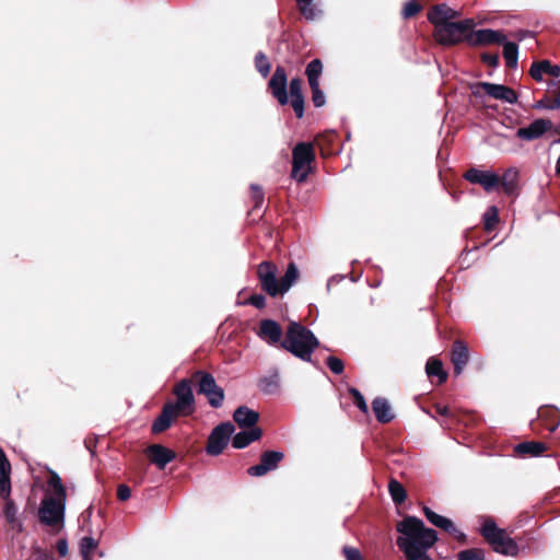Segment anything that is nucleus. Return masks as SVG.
Segmentation results:
<instances>
[{
    "label": "nucleus",
    "mask_w": 560,
    "mask_h": 560,
    "mask_svg": "<svg viewBox=\"0 0 560 560\" xmlns=\"http://www.w3.org/2000/svg\"><path fill=\"white\" fill-rule=\"evenodd\" d=\"M396 528L401 534L396 542L406 560H432L428 551L438 540V533L434 529L427 528L416 516L405 517Z\"/></svg>",
    "instance_id": "nucleus-1"
},
{
    "label": "nucleus",
    "mask_w": 560,
    "mask_h": 560,
    "mask_svg": "<svg viewBox=\"0 0 560 560\" xmlns=\"http://www.w3.org/2000/svg\"><path fill=\"white\" fill-rule=\"evenodd\" d=\"M173 393L176 400L166 402L160 416L152 423L151 430L155 434L167 430L174 419L190 416L195 412L196 402L189 380L178 382Z\"/></svg>",
    "instance_id": "nucleus-2"
},
{
    "label": "nucleus",
    "mask_w": 560,
    "mask_h": 560,
    "mask_svg": "<svg viewBox=\"0 0 560 560\" xmlns=\"http://www.w3.org/2000/svg\"><path fill=\"white\" fill-rule=\"evenodd\" d=\"M47 485L49 493L42 501L38 517L43 524L55 526L63 523L67 494L56 471H50Z\"/></svg>",
    "instance_id": "nucleus-3"
},
{
    "label": "nucleus",
    "mask_w": 560,
    "mask_h": 560,
    "mask_svg": "<svg viewBox=\"0 0 560 560\" xmlns=\"http://www.w3.org/2000/svg\"><path fill=\"white\" fill-rule=\"evenodd\" d=\"M268 91L281 106L288 105L290 103L295 113L296 118L300 119L304 116V95L290 96L289 98L288 74L284 67H276L268 82Z\"/></svg>",
    "instance_id": "nucleus-4"
},
{
    "label": "nucleus",
    "mask_w": 560,
    "mask_h": 560,
    "mask_svg": "<svg viewBox=\"0 0 560 560\" xmlns=\"http://www.w3.org/2000/svg\"><path fill=\"white\" fill-rule=\"evenodd\" d=\"M474 19H464L452 23H443L434 28L433 36L442 46H456L466 43L469 46L471 28H475Z\"/></svg>",
    "instance_id": "nucleus-5"
},
{
    "label": "nucleus",
    "mask_w": 560,
    "mask_h": 560,
    "mask_svg": "<svg viewBox=\"0 0 560 560\" xmlns=\"http://www.w3.org/2000/svg\"><path fill=\"white\" fill-rule=\"evenodd\" d=\"M281 347L283 350L308 351L317 349L319 341L306 326L300 322L290 320Z\"/></svg>",
    "instance_id": "nucleus-6"
},
{
    "label": "nucleus",
    "mask_w": 560,
    "mask_h": 560,
    "mask_svg": "<svg viewBox=\"0 0 560 560\" xmlns=\"http://www.w3.org/2000/svg\"><path fill=\"white\" fill-rule=\"evenodd\" d=\"M481 535L492 546L495 552L505 556H516L518 553V546L515 540L511 538L504 529L499 528L493 520L486 518L483 521Z\"/></svg>",
    "instance_id": "nucleus-7"
},
{
    "label": "nucleus",
    "mask_w": 560,
    "mask_h": 560,
    "mask_svg": "<svg viewBox=\"0 0 560 560\" xmlns=\"http://www.w3.org/2000/svg\"><path fill=\"white\" fill-rule=\"evenodd\" d=\"M315 161V151L311 142H299L292 151L291 177L298 183L307 179L311 173V164Z\"/></svg>",
    "instance_id": "nucleus-8"
},
{
    "label": "nucleus",
    "mask_w": 560,
    "mask_h": 560,
    "mask_svg": "<svg viewBox=\"0 0 560 560\" xmlns=\"http://www.w3.org/2000/svg\"><path fill=\"white\" fill-rule=\"evenodd\" d=\"M195 377L198 380V394L206 396L212 408H220L224 401V389L220 387L210 373L197 372Z\"/></svg>",
    "instance_id": "nucleus-9"
},
{
    "label": "nucleus",
    "mask_w": 560,
    "mask_h": 560,
    "mask_svg": "<svg viewBox=\"0 0 560 560\" xmlns=\"http://www.w3.org/2000/svg\"><path fill=\"white\" fill-rule=\"evenodd\" d=\"M278 268L272 261H262L257 266V278L260 288L268 295L275 298L281 294L280 280L277 279Z\"/></svg>",
    "instance_id": "nucleus-10"
},
{
    "label": "nucleus",
    "mask_w": 560,
    "mask_h": 560,
    "mask_svg": "<svg viewBox=\"0 0 560 560\" xmlns=\"http://www.w3.org/2000/svg\"><path fill=\"white\" fill-rule=\"evenodd\" d=\"M235 428L231 422L217 425L208 438L207 453L212 456L220 455L226 447Z\"/></svg>",
    "instance_id": "nucleus-11"
},
{
    "label": "nucleus",
    "mask_w": 560,
    "mask_h": 560,
    "mask_svg": "<svg viewBox=\"0 0 560 560\" xmlns=\"http://www.w3.org/2000/svg\"><path fill=\"white\" fill-rule=\"evenodd\" d=\"M472 94L477 97L480 96L481 91L488 94L490 97L494 100H500L508 102L510 104H515L517 102L516 92L505 85L494 84L490 82H478L471 86Z\"/></svg>",
    "instance_id": "nucleus-12"
},
{
    "label": "nucleus",
    "mask_w": 560,
    "mask_h": 560,
    "mask_svg": "<svg viewBox=\"0 0 560 560\" xmlns=\"http://www.w3.org/2000/svg\"><path fill=\"white\" fill-rule=\"evenodd\" d=\"M505 39L506 35L500 30L481 28L476 31L475 28H471L469 46L487 47L491 45H501L504 44Z\"/></svg>",
    "instance_id": "nucleus-13"
},
{
    "label": "nucleus",
    "mask_w": 560,
    "mask_h": 560,
    "mask_svg": "<svg viewBox=\"0 0 560 560\" xmlns=\"http://www.w3.org/2000/svg\"><path fill=\"white\" fill-rule=\"evenodd\" d=\"M284 458V453L280 451H266L260 456V463L250 466L247 472L252 477H261L277 469L280 462Z\"/></svg>",
    "instance_id": "nucleus-14"
},
{
    "label": "nucleus",
    "mask_w": 560,
    "mask_h": 560,
    "mask_svg": "<svg viewBox=\"0 0 560 560\" xmlns=\"http://www.w3.org/2000/svg\"><path fill=\"white\" fill-rule=\"evenodd\" d=\"M257 336L269 346H281L283 341V330L279 323L273 319L265 318L259 322Z\"/></svg>",
    "instance_id": "nucleus-15"
},
{
    "label": "nucleus",
    "mask_w": 560,
    "mask_h": 560,
    "mask_svg": "<svg viewBox=\"0 0 560 560\" xmlns=\"http://www.w3.org/2000/svg\"><path fill=\"white\" fill-rule=\"evenodd\" d=\"M463 177L471 184H478L482 186V188L488 192L492 191L500 184V177L497 174L481 171L476 167L468 168L464 173Z\"/></svg>",
    "instance_id": "nucleus-16"
},
{
    "label": "nucleus",
    "mask_w": 560,
    "mask_h": 560,
    "mask_svg": "<svg viewBox=\"0 0 560 560\" xmlns=\"http://www.w3.org/2000/svg\"><path fill=\"white\" fill-rule=\"evenodd\" d=\"M552 127L553 124L550 119L538 118L533 120L527 127L518 128L516 137L525 141H534L541 138Z\"/></svg>",
    "instance_id": "nucleus-17"
},
{
    "label": "nucleus",
    "mask_w": 560,
    "mask_h": 560,
    "mask_svg": "<svg viewBox=\"0 0 560 560\" xmlns=\"http://www.w3.org/2000/svg\"><path fill=\"white\" fill-rule=\"evenodd\" d=\"M423 513L427 517V520L434 526L447 532L448 534L453 535V537L455 539H457L458 541L460 542H465L466 541V535L458 530L454 523L445 517V516H442L435 512H433L431 509H429L428 506H424L423 508Z\"/></svg>",
    "instance_id": "nucleus-18"
},
{
    "label": "nucleus",
    "mask_w": 560,
    "mask_h": 560,
    "mask_svg": "<svg viewBox=\"0 0 560 560\" xmlns=\"http://www.w3.org/2000/svg\"><path fill=\"white\" fill-rule=\"evenodd\" d=\"M459 16L460 12L444 3L433 5L428 12V20L434 25V28H436V26H441L443 23H452L454 22L453 20Z\"/></svg>",
    "instance_id": "nucleus-19"
},
{
    "label": "nucleus",
    "mask_w": 560,
    "mask_h": 560,
    "mask_svg": "<svg viewBox=\"0 0 560 560\" xmlns=\"http://www.w3.org/2000/svg\"><path fill=\"white\" fill-rule=\"evenodd\" d=\"M147 454L151 463L155 464L160 469H163L168 463L174 460L176 456L172 450L161 444L150 445L147 448Z\"/></svg>",
    "instance_id": "nucleus-20"
},
{
    "label": "nucleus",
    "mask_w": 560,
    "mask_h": 560,
    "mask_svg": "<svg viewBox=\"0 0 560 560\" xmlns=\"http://www.w3.org/2000/svg\"><path fill=\"white\" fill-rule=\"evenodd\" d=\"M546 73L552 78L560 77V66L552 65L549 60L544 59L532 63L529 75L537 82L542 80V74Z\"/></svg>",
    "instance_id": "nucleus-21"
},
{
    "label": "nucleus",
    "mask_w": 560,
    "mask_h": 560,
    "mask_svg": "<svg viewBox=\"0 0 560 560\" xmlns=\"http://www.w3.org/2000/svg\"><path fill=\"white\" fill-rule=\"evenodd\" d=\"M233 419L238 427L252 429L256 427L259 413L246 406H241L234 411Z\"/></svg>",
    "instance_id": "nucleus-22"
},
{
    "label": "nucleus",
    "mask_w": 560,
    "mask_h": 560,
    "mask_svg": "<svg viewBox=\"0 0 560 560\" xmlns=\"http://www.w3.org/2000/svg\"><path fill=\"white\" fill-rule=\"evenodd\" d=\"M261 435V429L254 427L236 433L232 440V445L234 448L241 450L249 445L252 442L259 440Z\"/></svg>",
    "instance_id": "nucleus-23"
},
{
    "label": "nucleus",
    "mask_w": 560,
    "mask_h": 560,
    "mask_svg": "<svg viewBox=\"0 0 560 560\" xmlns=\"http://www.w3.org/2000/svg\"><path fill=\"white\" fill-rule=\"evenodd\" d=\"M373 412L381 423H388L394 419L392 407L387 399L383 397H376L372 401Z\"/></svg>",
    "instance_id": "nucleus-24"
},
{
    "label": "nucleus",
    "mask_w": 560,
    "mask_h": 560,
    "mask_svg": "<svg viewBox=\"0 0 560 560\" xmlns=\"http://www.w3.org/2000/svg\"><path fill=\"white\" fill-rule=\"evenodd\" d=\"M425 372L430 378L436 377L439 384L444 383L447 378V373L444 371L441 360L434 357L428 360Z\"/></svg>",
    "instance_id": "nucleus-25"
},
{
    "label": "nucleus",
    "mask_w": 560,
    "mask_h": 560,
    "mask_svg": "<svg viewBox=\"0 0 560 560\" xmlns=\"http://www.w3.org/2000/svg\"><path fill=\"white\" fill-rule=\"evenodd\" d=\"M546 444L542 442L529 441L523 442L515 446L518 454L539 456L546 451Z\"/></svg>",
    "instance_id": "nucleus-26"
},
{
    "label": "nucleus",
    "mask_w": 560,
    "mask_h": 560,
    "mask_svg": "<svg viewBox=\"0 0 560 560\" xmlns=\"http://www.w3.org/2000/svg\"><path fill=\"white\" fill-rule=\"evenodd\" d=\"M503 46V58L505 60V65L510 69H514L517 67L518 59V46L516 43L508 42L505 39Z\"/></svg>",
    "instance_id": "nucleus-27"
},
{
    "label": "nucleus",
    "mask_w": 560,
    "mask_h": 560,
    "mask_svg": "<svg viewBox=\"0 0 560 560\" xmlns=\"http://www.w3.org/2000/svg\"><path fill=\"white\" fill-rule=\"evenodd\" d=\"M323 73V62L320 59H313L305 69L308 85L319 84V78Z\"/></svg>",
    "instance_id": "nucleus-28"
},
{
    "label": "nucleus",
    "mask_w": 560,
    "mask_h": 560,
    "mask_svg": "<svg viewBox=\"0 0 560 560\" xmlns=\"http://www.w3.org/2000/svg\"><path fill=\"white\" fill-rule=\"evenodd\" d=\"M517 171L508 170L502 177H500V184L503 188V191L506 195H513L517 188Z\"/></svg>",
    "instance_id": "nucleus-29"
},
{
    "label": "nucleus",
    "mask_w": 560,
    "mask_h": 560,
    "mask_svg": "<svg viewBox=\"0 0 560 560\" xmlns=\"http://www.w3.org/2000/svg\"><path fill=\"white\" fill-rule=\"evenodd\" d=\"M280 387V377L277 371L272 372L270 375L260 378L259 388L265 394H273Z\"/></svg>",
    "instance_id": "nucleus-30"
},
{
    "label": "nucleus",
    "mask_w": 560,
    "mask_h": 560,
    "mask_svg": "<svg viewBox=\"0 0 560 560\" xmlns=\"http://www.w3.org/2000/svg\"><path fill=\"white\" fill-rule=\"evenodd\" d=\"M299 278V270L294 262L288 265L284 276L280 279L281 294L285 293Z\"/></svg>",
    "instance_id": "nucleus-31"
},
{
    "label": "nucleus",
    "mask_w": 560,
    "mask_h": 560,
    "mask_svg": "<svg viewBox=\"0 0 560 560\" xmlns=\"http://www.w3.org/2000/svg\"><path fill=\"white\" fill-rule=\"evenodd\" d=\"M16 513L18 510L14 502L11 499H8L3 508L4 517L12 528H16L19 532H21L22 523L19 521Z\"/></svg>",
    "instance_id": "nucleus-32"
},
{
    "label": "nucleus",
    "mask_w": 560,
    "mask_h": 560,
    "mask_svg": "<svg viewBox=\"0 0 560 560\" xmlns=\"http://www.w3.org/2000/svg\"><path fill=\"white\" fill-rule=\"evenodd\" d=\"M483 228L487 232H491L495 229L499 223V209L495 206H491L483 213Z\"/></svg>",
    "instance_id": "nucleus-33"
},
{
    "label": "nucleus",
    "mask_w": 560,
    "mask_h": 560,
    "mask_svg": "<svg viewBox=\"0 0 560 560\" xmlns=\"http://www.w3.org/2000/svg\"><path fill=\"white\" fill-rule=\"evenodd\" d=\"M388 490H389L393 501L396 504H401L406 500V497H407L406 490L402 487V485L400 482H398L397 480L393 479L389 481Z\"/></svg>",
    "instance_id": "nucleus-34"
},
{
    "label": "nucleus",
    "mask_w": 560,
    "mask_h": 560,
    "mask_svg": "<svg viewBox=\"0 0 560 560\" xmlns=\"http://www.w3.org/2000/svg\"><path fill=\"white\" fill-rule=\"evenodd\" d=\"M301 14L306 20H313L316 16V7L313 0H295Z\"/></svg>",
    "instance_id": "nucleus-35"
},
{
    "label": "nucleus",
    "mask_w": 560,
    "mask_h": 560,
    "mask_svg": "<svg viewBox=\"0 0 560 560\" xmlns=\"http://www.w3.org/2000/svg\"><path fill=\"white\" fill-rule=\"evenodd\" d=\"M422 10V5L418 0H409L404 4L401 15L408 20L418 15Z\"/></svg>",
    "instance_id": "nucleus-36"
},
{
    "label": "nucleus",
    "mask_w": 560,
    "mask_h": 560,
    "mask_svg": "<svg viewBox=\"0 0 560 560\" xmlns=\"http://www.w3.org/2000/svg\"><path fill=\"white\" fill-rule=\"evenodd\" d=\"M255 67L264 78H266L269 74L271 66L270 62L268 61L267 56L262 51H259L255 56Z\"/></svg>",
    "instance_id": "nucleus-37"
},
{
    "label": "nucleus",
    "mask_w": 560,
    "mask_h": 560,
    "mask_svg": "<svg viewBox=\"0 0 560 560\" xmlns=\"http://www.w3.org/2000/svg\"><path fill=\"white\" fill-rule=\"evenodd\" d=\"M469 360V352H452L455 374H460Z\"/></svg>",
    "instance_id": "nucleus-38"
},
{
    "label": "nucleus",
    "mask_w": 560,
    "mask_h": 560,
    "mask_svg": "<svg viewBox=\"0 0 560 560\" xmlns=\"http://www.w3.org/2000/svg\"><path fill=\"white\" fill-rule=\"evenodd\" d=\"M97 547V541L91 537L85 536L80 541V550L84 560H89L91 552Z\"/></svg>",
    "instance_id": "nucleus-39"
},
{
    "label": "nucleus",
    "mask_w": 560,
    "mask_h": 560,
    "mask_svg": "<svg viewBox=\"0 0 560 560\" xmlns=\"http://www.w3.org/2000/svg\"><path fill=\"white\" fill-rule=\"evenodd\" d=\"M458 560H485V551L479 548L463 550L458 553Z\"/></svg>",
    "instance_id": "nucleus-40"
},
{
    "label": "nucleus",
    "mask_w": 560,
    "mask_h": 560,
    "mask_svg": "<svg viewBox=\"0 0 560 560\" xmlns=\"http://www.w3.org/2000/svg\"><path fill=\"white\" fill-rule=\"evenodd\" d=\"M250 199L254 202V209L260 208L264 199L265 194L262 188L259 185L253 184L250 185Z\"/></svg>",
    "instance_id": "nucleus-41"
},
{
    "label": "nucleus",
    "mask_w": 560,
    "mask_h": 560,
    "mask_svg": "<svg viewBox=\"0 0 560 560\" xmlns=\"http://www.w3.org/2000/svg\"><path fill=\"white\" fill-rule=\"evenodd\" d=\"M312 92V102L315 107H322L325 105L326 100L323 91L320 90L319 84L310 85Z\"/></svg>",
    "instance_id": "nucleus-42"
},
{
    "label": "nucleus",
    "mask_w": 560,
    "mask_h": 560,
    "mask_svg": "<svg viewBox=\"0 0 560 560\" xmlns=\"http://www.w3.org/2000/svg\"><path fill=\"white\" fill-rule=\"evenodd\" d=\"M349 393L350 395L353 397L354 399V404L357 405V407L364 413H368L369 411V407H368V404L363 397V395L360 393V390H358L357 388L354 387H351L349 389Z\"/></svg>",
    "instance_id": "nucleus-43"
},
{
    "label": "nucleus",
    "mask_w": 560,
    "mask_h": 560,
    "mask_svg": "<svg viewBox=\"0 0 560 560\" xmlns=\"http://www.w3.org/2000/svg\"><path fill=\"white\" fill-rule=\"evenodd\" d=\"M303 80L299 77L291 79L289 84L290 96L303 95Z\"/></svg>",
    "instance_id": "nucleus-44"
},
{
    "label": "nucleus",
    "mask_w": 560,
    "mask_h": 560,
    "mask_svg": "<svg viewBox=\"0 0 560 560\" xmlns=\"http://www.w3.org/2000/svg\"><path fill=\"white\" fill-rule=\"evenodd\" d=\"M480 59L483 63L491 68H497L499 66L500 59L498 54L482 52L480 55Z\"/></svg>",
    "instance_id": "nucleus-45"
},
{
    "label": "nucleus",
    "mask_w": 560,
    "mask_h": 560,
    "mask_svg": "<svg viewBox=\"0 0 560 560\" xmlns=\"http://www.w3.org/2000/svg\"><path fill=\"white\" fill-rule=\"evenodd\" d=\"M327 365L335 374H340L343 371V362L336 357H328Z\"/></svg>",
    "instance_id": "nucleus-46"
},
{
    "label": "nucleus",
    "mask_w": 560,
    "mask_h": 560,
    "mask_svg": "<svg viewBox=\"0 0 560 560\" xmlns=\"http://www.w3.org/2000/svg\"><path fill=\"white\" fill-rule=\"evenodd\" d=\"M11 481L10 477L0 478V495L7 501L10 499Z\"/></svg>",
    "instance_id": "nucleus-47"
},
{
    "label": "nucleus",
    "mask_w": 560,
    "mask_h": 560,
    "mask_svg": "<svg viewBox=\"0 0 560 560\" xmlns=\"http://www.w3.org/2000/svg\"><path fill=\"white\" fill-rule=\"evenodd\" d=\"M247 304L262 310L266 306V298L262 294H252L247 300Z\"/></svg>",
    "instance_id": "nucleus-48"
},
{
    "label": "nucleus",
    "mask_w": 560,
    "mask_h": 560,
    "mask_svg": "<svg viewBox=\"0 0 560 560\" xmlns=\"http://www.w3.org/2000/svg\"><path fill=\"white\" fill-rule=\"evenodd\" d=\"M342 552L347 560H363L361 552L357 548L343 547Z\"/></svg>",
    "instance_id": "nucleus-49"
},
{
    "label": "nucleus",
    "mask_w": 560,
    "mask_h": 560,
    "mask_svg": "<svg viewBox=\"0 0 560 560\" xmlns=\"http://www.w3.org/2000/svg\"><path fill=\"white\" fill-rule=\"evenodd\" d=\"M552 100L547 105V109H559L560 108V81L558 82V88L552 91Z\"/></svg>",
    "instance_id": "nucleus-50"
},
{
    "label": "nucleus",
    "mask_w": 560,
    "mask_h": 560,
    "mask_svg": "<svg viewBox=\"0 0 560 560\" xmlns=\"http://www.w3.org/2000/svg\"><path fill=\"white\" fill-rule=\"evenodd\" d=\"M131 491L129 487L125 485H120L117 489V497L120 501H126L130 498Z\"/></svg>",
    "instance_id": "nucleus-51"
},
{
    "label": "nucleus",
    "mask_w": 560,
    "mask_h": 560,
    "mask_svg": "<svg viewBox=\"0 0 560 560\" xmlns=\"http://www.w3.org/2000/svg\"><path fill=\"white\" fill-rule=\"evenodd\" d=\"M469 347H470V346H469L465 340H463V339H460V338L458 337V338H456V339L453 341L452 347H451V349H450V350H456V351H459V350H469Z\"/></svg>",
    "instance_id": "nucleus-52"
},
{
    "label": "nucleus",
    "mask_w": 560,
    "mask_h": 560,
    "mask_svg": "<svg viewBox=\"0 0 560 560\" xmlns=\"http://www.w3.org/2000/svg\"><path fill=\"white\" fill-rule=\"evenodd\" d=\"M58 552L61 557H65L68 553V544L66 540H59L57 544Z\"/></svg>",
    "instance_id": "nucleus-53"
},
{
    "label": "nucleus",
    "mask_w": 560,
    "mask_h": 560,
    "mask_svg": "<svg viewBox=\"0 0 560 560\" xmlns=\"http://www.w3.org/2000/svg\"><path fill=\"white\" fill-rule=\"evenodd\" d=\"M303 361H311L313 352H292Z\"/></svg>",
    "instance_id": "nucleus-54"
},
{
    "label": "nucleus",
    "mask_w": 560,
    "mask_h": 560,
    "mask_svg": "<svg viewBox=\"0 0 560 560\" xmlns=\"http://www.w3.org/2000/svg\"><path fill=\"white\" fill-rule=\"evenodd\" d=\"M552 100V96L551 97H544L541 98L538 103H537V107H540V108H546L547 109V105H549V102Z\"/></svg>",
    "instance_id": "nucleus-55"
},
{
    "label": "nucleus",
    "mask_w": 560,
    "mask_h": 560,
    "mask_svg": "<svg viewBox=\"0 0 560 560\" xmlns=\"http://www.w3.org/2000/svg\"><path fill=\"white\" fill-rule=\"evenodd\" d=\"M438 412L442 416H447L450 413V409L446 406L438 407Z\"/></svg>",
    "instance_id": "nucleus-56"
},
{
    "label": "nucleus",
    "mask_w": 560,
    "mask_h": 560,
    "mask_svg": "<svg viewBox=\"0 0 560 560\" xmlns=\"http://www.w3.org/2000/svg\"><path fill=\"white\" fill-rule=\"evenodd\" d=\"M560 424V420L557 419L550 427H549V431L550 432H553Z\"/></svg>",
    "instance_id": "nucleus-57"
},
{
    "label": "nucleus",
    "mask_w": 560,
    "mask_h": 560,
    "mask_svg": "<svg viewBox=\"0 0 560 560\" xmlns=\"http://www.w3.org/2000/svg\"><path fill=\"white\" fill-rule=\"evenodd\" d=\"M530 35L529 31H520L518 39H523L525 36Z\"/></svg>",
    "instance_id": "nucleus-58"
},
{
    "label": "nucleus",
    "mask_w": 560,
    "mask_h": 560,
    "mask_svg": "<svg viewBox=\"0 0 560 560\" xmlns=\"http://www.w3.org/2000/svg\"><path fill=\"white\" fill-rule=\"evenodd\" d=\"M556 174L560 177V154L556 163Z\"/></svg>",
    "instance_id": "nucleus-59"
}]
</instances>
